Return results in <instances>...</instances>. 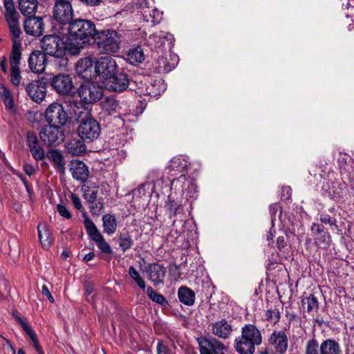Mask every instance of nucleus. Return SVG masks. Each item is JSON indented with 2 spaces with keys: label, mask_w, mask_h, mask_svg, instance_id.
<instances>
[{
  "label": "nucleus",
  "mask_w": 354,
  "mask_h": 354,
  "mask_svg": "<svg viewBox=\"0 0 354 354\" xmlns=\"http://www.w3.org/2000/svg\"><path fill=\"white\" fill-rule=\"evenodd\" d=\"M37 230L39 241L42 248L46 250L48 249L53 240L50 230L45 225H39Z\"/></svg>",
  "instance_id": "obj_28"
},
{
  "label": "nucleus",
  "mask_w": 354,
  "mask_h": 354,
  "mask_svg": "<svg viewBox=\"0 0 354 354\" xmlns=\"http://www.w3.org/2000/svg\"><path fill=\"white\" fill-rule=\"evenodd\" d=\"M101 128L99 122L91 115L86 113L85 117L79 121L77 133L86 142H92L100 135Z\"/></svg>",
  "instance_id": "obj_4"
},
{
  "label": "nucleus",
  "mask_w": 354,
  "mask_h": 354,
  "mask_svg": "<svg viewBox=\"0 0 354 354\" xmlns=\"http://www.w3.org/2000/svg\"><path fill=\"white\" fill-rule=\"evenodd\" d=\"M92 240L95 242L97 247L100 250L101 253L109 255L113 253L111 245L105 241L104 236L101 234L95 236V237H93Z\"/></svg>",
  "instance_id": "obj_34"
},
{
  "label": "nucleus",
  "mask_w": 354,
  "mask_h": 354,
  "mask_svg": "<svg viewBox=\"0 0 354 354\" xmlns=\"http://www.w3.org/2000/svg\"><path fill=\"white\" fill-rule=\"evenodd\" d=\"M201 354H225L227 350L223 343L214 337L197 339Z\"/></svg>",
  "instance_id": "obj_11"
},
{
  "label": "nucleus",
  "mask_w": 354,
  "mask_h": 354,
  "mask_svg": "<svg viewBox=\"0 0 354 354\" xmlns=\"http://www.w3.org/2000/svg\"><path fill=\"white\" fill-rule=\"evenodd\" d=\"M24 29L30 35L39 37L44 32L43 19L40 17L30 16L24 21Z\"/></svg>",
  "instance_id": "obj_15"
},
{
  "label": "nucleus",
  "mask_w": 354,
  "mask_h": 354,
  "mask_svg": "<svg viewBox=\"0 0 354 354\" xmlns=\"http://www.w3.org/2000/svg\"><path fill=\"white\" fill-rule=\"evenodd\" d=\"M103 109L108 111H115L118 106V102L112 97H108L102 102Z\"/></svg>",
  "instance_id": "obj_46"
},
{
  "label": "nucleus",
  "mask_w": 354,
  "mask_h": 354,
  "mask_svg": "<svg viewBox=\"0 0 354 354\" xmlns=\"http://www.w3.org/2000/svg\"><path fill=\"white\" fill-rule=\"evenodd\" d=\"M128 273L138 286L141 290H145L146 288V283L145 279L140 276L138 271L133 266H130L129 268Z\"/></svg>",
  "instance_id": "obj_36"
},
{
  "label": "nucleus",
  "mask_w": 354,
  "mask_h": 354,
  "mask_svg": "<svg viewBox=\"0 0 354 354\" xmlns=\"http://www.w3.org/2000/svg\"><path fill=\"white\" fill-rule=\"evenodd\" d=\"M286 245V238L284 236H279L277 239V246L279 250L284 248Z\"/></svg>",
  "instance_id": "obj_58"
},
{
  "label": "nucleus",
  "mask_w": 354,
  "mask_h": 354,
  "mask_svg": "<svg viewBox=\"0 0 354 354\" xmlns=\"http://www.w3.org/2000/svg\"><path fill=\"white\" fill-rule=\"evenodd\" d=\"M4 17L8 24L10 35L11 36L12 43L21 41L19 37L22 31L19 24V15L15 7L12 5L6 6V10L4 12Z\"/></svg>",
  "instance_id": "obj_10"
},
{
  "label": "nucleus",
  "mask_w": 354,
  "mask_h": 354,
  "mask_svg": "<svg viewBox=\"0 0 354 354\" xmlns=\"http://www.w3.org/2000/svg\"><path fill=\"white\" fill-rule=\"evenodd\" d=\"M321 354H339V344L334 339H328L320 345Z\"/></svg>",
  "instance_id": "obj_32"
},
{
  "label": "nucleus",
  "mask_w": 354,
  "mask_h": 354,
  "mask_svg": "<svg viewBox=\"0 0 354 354\" xmlns=\"http://www.w3.org/2000/svg\"><path fill=\"white\" fill-rule=\"evenodd\" d=\"M157 352L158 354H169V348L162 342L159 341L157 344Z\"/></svg>",
  "instance_id": "obj_55"
},
{
  "label": "nucleus",
  "mask_w": 354,
  "mask_h": 354,
  "mask_svg": "<svg viewBox=\"0 0 354 354\" xmlns=\"http://www.w3.org/2000/svg\"><path fill=\"white\" fill-rule=\"evenodd\" d=\"M187 167V161L182 156H176L170 162L169 167L172 170L183 171Z\"/></svg>",
  "instance_id": "obj_39"
},
{
  "label": "nucleus",
  "mask_w": 354,
  "mask_h": 354,
  "mask_svg": "<svg viewBox=\"0 0 354 354\" xmlns=\"http://www.w3.org/2000/svg\"><path fill=\"white\" fill-rule=\"evenodd\" d=\"M39 138L48 147H55L64 142L65 133L62 127L46 124L41 128Z\"/></svg>",
  "instance_id": "obj_8"
},
{
  "label": "nucleus",
  "mask_w": 354,
  "mask_h": 354,
  "mask_svg": "<svg viewBox=\"0 0 354 354\" xmlns=\"http://www.w3.org/2000/svg\"><path fill=\"white\" fill-rule=\"evenodd\" d=\"M97 28L93 21L85 19H75L67 26V35L71 55H77L91 40H94Z\"/></svg>",
  "instance_id": "obj_1"
},
{
  "label": "nucleus",
  "mask_w": 354,
  "mask_h": 354,
  "mask_svg": "<svg viewBox=\"0 0 354 354\" xmlns=\"http://www.w3.org/2000/svg\"><path fill=\"white\" fill-rule=\"evenodd\" d=\"M23 325H24L23 329L24 330L26 333L29 336L30 339L32 341L36 340L37 339V337L35 333L31 328V327L28 324H23Z\"/></svg>",
  "instance_id": "obj_52"
},
{
  "label": "nucleus",
  "mask_w": 354,
  "mask_h": 354,
  "mask_svg": "<svg viewBox=\"0 0 354 354\" xmlns=\"http://www.w3.org/2000/svg\"><path fill=\"white\" fill-rule=\"evenodd\" d=\"M21 43L15 41L12 44V50L10 55V67H19L21 59Z\"/></svg>",
  "instance_id": "obj_33"
},
{
  "label": "nucleus",
  "mask_w": 354,
  "mask_h": 354,
  "mask_svg": "<svg viewBox=\"0 0 354 354\" xmlns=\"http://www.w3.org/2000/svg\"><path fill=\"white\" fill-rule=\"evenodd\" d=\"M84 216H85V220H84L85 228H86L87 234L91 238V239H93V237H95V236H97L100 234H101L99 232L97 227L95 225L94 223L86 216L85 213H84Z\"/></svg>",
  "instance_id": "obj_41"
},
{
  "label": "nucleus",
  "mask_w": 354,
  "mask_h": 354,
  "mask_svg": "<svg viewBox=\"0 0 354 354\" xmlns=\"http://www.w3.org/2000/svg\"><path fill=\"white\" fill-rule=\"evenodd\" d=\"M57 210L62 216L68 219L71 218V213L64 205L62 204H58L57 205Z\"/></svg>",
  "instance_id": "obj_51"
},
{
  "label": "nucleus",
  "mask_w": 354,
  "mask_h": 354,
  "mask_svg": "<svg viewBox=\"0 0 354 354\" xmlns=\"http://www.w3.org/2000/svg\"><path fill=\"white\" fill-rule=\"evenodd\" d=\"M339 169L343 178H346L350 182L354 181V164L353 162L340 165Z\"/></svg>",
  "instance_id": "obj_38"
},
{
  "label": "nucleus",
  "mask_w": 354,
  "mask_h": 354,
  "mask_svg": "<svg viewBox=\"0 0 354 354\" xmlns=\"http://www.w3.org/2000/svg\"><path fill=\"white\" fill-rule=\"evenodd\" d=\"M37 6L38 1L37 0H20L19 3L21 12L28 17L35 15Z\"/></svg>",
  "instance_id": "obj_27"
},
{
  "label": "nucleus",
  "mask_w": 354,
  "mask_h": 354,
  "mask_svg": "<svg viewBox=\"0 0 354 354\" xmlns=\"http://www.w3.org/2000/svg\"><path fill=\"white\" fill-rule=\"evenodd\" d=\"M44 116L48 124L59 127H64L69 120L67 112L65 111L62 104L59 102L50 104L46 108Z\"/></svg>",
  "instance_id": "obj_7"
},
{
  "label": "nucleus",
  "mask_w": 354,
  "mask_h": 354,
  "mask_svg": "<svg viewBox=\"0 0 354 354\" xmlns=\"http://www.w3.org/2000/svg\"><path fill=\"white\" fill-rule=\"evenodd\" d=\"M148 279L154 286L162 283L166 274V268L157 263H150L145 268Z\"/></svg>",
  "instance_id": "obj_16"
},
{
  "label": "nucleus",
  "mask_w": 354,
  "mask_h": 354,
  "mask_svg": "<svg viewBox=\"0 0 354 354\" xmlns=\"http://www.w3.org/2000/svg\"><path fill=\"white\" fill-rule=\"evenodd\" d=\"M0 67L4 74L8 73L6 57L5 56H2L0 58Z\"/></svg>",
  "instance_id": "obj_63"
},
{
  "label": "nucleus",
  "mask_w": 354,
  "mask_h": 354,
  "mask_svg": "<svg viewBox=\"0 0 354 354\" xmlns=\"http://www.w3.org/2000/svg\"><path fill=\"white\" fill-rule=\"evenodd\" d=\"M147 294L150 299L158 304H160L163 306H165L168 304V301L165 298V297L162 295L154 291L153 289L150 286L147 288Z\"/></svg>",
  "instance_id": "obj_37"
},
{
  "label": "nucleus",
  "mask_w": 354,
  "mask_h": 354,
  "mask_svg": "<svg viewBox=\"0 0 354 354\" xmlns=\"http://www.w3.org/2000/svg\"><path fill=\"white\" fill-rule=\"evenodd\" d=\"M0 95L8 107L12 108L14 106L12 97L9 90L3 84H0Z\"/></svg>",
  "instance_id": "obj_42"
},
{
  "label": "nucleus",
  "mask_w": 354,
  "mask_h": 354,
  "mask_svg": "<svg viewBox=\"0 0 354 354\" xmlns=\"http://www.w3.org/2000/svg\"><path fill=\"white\" fill-rule=\"evenodd\" d=\"M85 142H86L81 138L71 139L66 142V149L68 153L73 156H82L86 151Z\"/></svg>",
  "instance_id": "obj_23"
},
{
  "label": "nucleus",
  "mask_w": 354,
  "mask_h": 354,
  "mask_svg": "<svg viewBox=\"0 0 354 354\" xmlns=\"http://www.w3.org/2000/svg\"><path fill=\"white\" fill-rule=\"evenodd\" d=\"M165 207L169 212L170 216H175L179 212V210H182L181 205L175 202L174 200H171L170 197L168 198V201L166 202Z\"/></svg>",
  "instance_id": "obj_43"
},
{
  "label": "nucleus",
  "mask_w": 354,
  "mask_h": 354,
  "mask_svg": "<svg viewBox=\"0 0 354 354\" xmlns=\"http://www.w3.org/2000/svg\"><path fill=\"white\" fill-rule=\"evenodd\" d=\"M99 187L94 183H88L82 186L84 198L89 203H93L97 201Z\"/></svg>",
  "instance_id": "obj_31"
},
{
  "label": "nucleus",
  "mask_w": 354,
  "mask_h": 354,
  "mask_svg": "<svg viewBox=\"0 0 354 354\" xmlns=\"http://www.w3.org/2000/svg\"><path fill=\"white\" fill-rule=\"evenodd\" d=\"M41 292L44 295H45L48 299V300L51 302V303H53L54 302V298L52 296L48 288L47 287L46 285H43L42 286V290H41Z\"/></svg>",
  "instance_id": "obj_57"
},
{
  "label": "nucleus",
  "mask_w": 354,
  "mask_h": 354,
  "mask_svg": "<svg viewBox=\"0 0 354 354\" xmlns=\"http://www.w3.org/2000/svg\"><path fill=\"white\" fill-rule=\"evenodd\" d=\"M145 54L140 46L129 49L126 54V59L132 65H137L145 60Z\"/></svg>",
  "instance_id": "obj_25"
},
{
  "label": "nucleus",
  "mask_w": 354,
  "mask_h": 354,
  "mask_svg": "<svg viewBox=\"0 0 354 354\" xmlns=\"http://www.w3.org/2000/svg\"><path fill=\"white\" fill-rule=\"evenodd\" d=\"M92 60L89 57H85L78 61L77 64V68H81L80 72L86 71L88 68L91 67Z\"/></svg>",
  "instance_id": "obj_50"
},
{
  "label": "nucleus",
  "mask_w": 354,
  "mask_h": 354,
  "mask_svg": "<svg viewBox=\"0 0 354 354\" xmlns=\"http://www.w3.org/2000/svg\"><path fill=\"white\" fill-rule=\"evenodd\" d=\"M270 342L279 353L283 354L288 349V339L283 330L274 331L270 335Z\"/></svg>",
  "instance_id": "obj_20"
},
{
  "label": "nucleus",
  "mask_w": 354,
  "mask_h": 354,
  "mask_svg": "<svg viewBox=\"0 0 354 354\" xmlns=\"http://www.w3.org/2000/svg\"><path fill=\"white\" fill-rule=\"evenodd\" d=\"M23 170L25 172V174L28 176H32L35 172V169H34L32 165L28 163H25L23 165Z\"/></svg>",
  "instance_id": "obj_56"
},
{
  "label": "nucleus",
  "mask_w": 354,
  "mask_h": 354,
  "mask_svg": "<svg viewBox=\"0 0 354 354\" xmlns=\"http://www.w3.org/2000/svg\"><path fill=\"white\" fill-rule=\"evenodd\" d=\"M104 84L108 90L120 93L127 90L129 84V79L126 73L117 71L106 80Z\"/></svg>",
  "instance_id": "obj_14"
},
{
  "label": "nucleus",
  "mask_w": 354,
  "mask_h": 354,
  "mask_svg": "<svg viewBox=\"0 0 354 354\" xmlns=\"http://www.w3.org/2000/svg\"><path fill=\"white\" fill-rule=\"evenodd\" d=\"M77 93L82 103L94 104L102 97L104 88L97 82L88 81L80 86Z\"/></svg>",
  "instance_id": "obj_6"
},
{
  "label": "nucleus",
  "mask_w": 354,
  "mask_h": 354,
  "mask_svg": "<svg viewBox=\"0 0 354 354\" xmlns=\"http://www.w3.org/2000/svg\"><path fill=\"white\" fill-rule=\"evenodd\" d=\"M321 221L325 224L333 225L335 224V219L331 216L326 215L321 218Z\"/></svg>",
  "instance_id": "obj_62"
},
{
  "label": "nucleus",
  "mask_w": 354,
  "mask_h": 354,
  "mask_svg": "<svg viewBox=\"0 0 354 354\" xmlns=\"http://www.w3.org/2000/svg\"><path fill=\"white\" fill-rule=\"evenodd\" d=\"M71 198L72 200L73 204L74 207L77 209L80 210L82 208V203L80 201V198L78 196H77L75 194H72L71 195Z\"/></svg>",
  "instance_id": "obj_54"
},
{
  "label": "nucleus",
  "mask_w": 354,
  "mask_h": 354,
  "mask_svg": "<svg viewBox=\"0 0 354 354\" xmlns=\"http://www.w3.org/2000/svg\"><path fill=\"white\" fill-rule=\"evenodd\" d=\"M50 86L61 95H69L73 88L72 77L68 74H58L50 80Z\"/></svg>",
  "instance_id": "obj_12"
},
{
  "label": "nucleus",
  "mask_w": 354,
  "mask_h": 354,
  "mask_svg": "<svg viewBox=\"0 0 354 354\" xmlns=\"http://www.w3.org/2000/svg\"><path fill=\"white\" fill-rule=\"evenodd\" d=\"M104 232L108 235L114 234L118 227V222L114 215L106 214L102 216Z\"/></svg>",
  "instance_id": "obj_29"
},
{
  "label": "nucleus",
  "mask_w": 354,
  "mask_h": 354,
  "mask_svg": "<svg viewBox=\"0 0 354 354\" xmlns=\"http://www.w3.org/2000/svg\"><path fill=\"white\" fill-rule=\"evenodd\" d=\"M255 344L241 335L234 341V348L239 354H253L255 351Z\"/></svg>",
  "instance_id": "obj_24"
},
{
  "label": "nucleus",
  "mask_w": 354,
  "mask_h": 354,
  "mask_svg": "<svg viewBox=\"0 0 354 354\" xmlns=\"http://www.w3.org/2000/svg\"><path fill=\"white\" fill-rule=\"evenodd\" d=\"M86 6H98L102 0H80Z\"/></svg>",
  "instance_id": "obj_61"
},
{
  "label": "nucleus",
  "mask_w": 354,
  "mask_h": 354,
  "mask_svg": "<svg viewBox=\"0 0 354 354\" xmlns=\"http://www.w3.org/2000/svg\"><path fill=\"white\" fill-rule=\"evenodd\" d=\"M27 142L32 158L37 160H42L45 158V151L40 144L37 135L33 132H28Z\"/></svg>",
  "instance_id": "obj_17"
},
{
  "label": "nucleus",
  "mask_w": 354,
  "mask_h": 354,
  "mask_svg": "<svg viewBox=\"0 0 354 354\" xmlns=\"http://www.w3.org/2000/svg\"><path fill=\"white\" fill-rule=\"evenodd\" d=\"M46 61V54L43 51L35 50L30 55L28 62L33 73H41L45 70Z\"/></svg>",
  "instance_id": "obj_18"
},
{
  "label": "nucleus",
  "mask_w": 354,
  "mask_h": 354,
  "mask_svg": "<svg viewBox=\"0 0 354 354\" xmlns=\"http://www.w3.org/2000/svg\"><path fill=\"white\" fill-rule=\"evenodd\" d=\"M10 80L15 86H19L21 80L19 67H10Z\"/></svg>",
  "instance_id": "obj_45"
},
{
  "label": "nucleus",
  "mask_w": 354,
  "mask_h": 354,
  "mask_svg": "<svg viewBox=\"0 0 354 354\" xmlns=\"http://www.w3.org/2000/svg\"><path fill=\"white\" fill-rule=\"evenodd\" d=\"M303 305H307V310L308 313L317 312L319 308L318 301L316 297L310 294L302 300Z\"/></svg>",
  "instance_id": "obj_40"
},
{
  "label": "nucleus",
  "mask_w": 354,
  "mask_h": 354,
  "mask_svg": "<svg viewBox=\"0 0 354 354\" xmlns=\"http://www.w3.org/2000/svg\"><path fill=\"white\" fill-rule=\"evenodd\" d=\"M119 246L123 252L131 248L133 240L131 235L128 233H120L118 236Z\"/></svg>",
  "instance_id": "obj_35"
},
{
  "label": "nucleus",
  "mask_w": 354,
  "mask_h": 354,
  "mask_svg": "<svg viewBox=\"0 0 354 354\" xmlns=\"http://www.w3.org/2000/svg\"><path fill=\"white\" fill-rule=\"evenodd\" d=\"M232 325L225 319H222L212 324V333L221 339H225L229 338L232 335Z\"/></svg>",
  "instance_id": "obj_21"
},
{
  "label": "nucleus",
  "mask_w": 354,
  "mask_h": 354,
  "mask_svg": "<svg viewBox=\"0 0 354 354\" xmlns=\"http://www.w3.org/2000/svg\"><path fill=\"white\" fill-rule=\"evenodd\" d=\"M26 91L32 100L41 102L46 95V84L43 78L33 80L26 86Z\"/></svg>",
  "instance_id": "obj_13"
},
{
  "label": "nucleus",
  "mask_w": 354,
  "mask_h": 354,
  "mask_svg": "<svg viewBox=\"0 0 354 354\" xmlns=\"http://www.w3.org/2000/svg\"><path fill=\"white\" fill-rule=\"evenodd\" d=\"M318 347V342L315 339L308 340L306 344L305 354H319Z\"/></svg>",
  "instance_id": "obj_48"
},
{
  "label": "nucleus",
  "mask_w": 354,
  "mask_h": 354,
  "mask_svg": "<svg viewBox=\"0 0 354 354\" xmlns=\"http://www.w3.org/2000/svg\"><path fill=\"white\" fill-rule=\"evenodd\" d=\"M53 19L60 26H68L73 20L74 11L72 6L73 0H54Z\"/></svg>",
  "instance_id": "obj_5"
},
{
  "label": "nucleus",
  "mask_w": 354,
  "mask_h": 354,
  "mask_svg": "<svg viewBox=\"0 0 354 354\" xmlns=\"http://www.w3.org/2000/svg\"><path fill=\"white\" fill-rule=\"evenodd\" d=\"M333 197L336 200H341L344 198V196L346 195V190L345 184H341L339 185V190L335 189L333 190Z\"/></svg>",
  "instance_id": "obj_49"
},
{
  "label": "nucleus",
  "mask_w": 354,
  "mask_h": 354,
  "mask_svg": "<svg viewBox=\"0 0 354 354\" xmlns=\"http://www.w3.org/2000/svg\"><path fill=\"white\" fill-rule=\"evenodd\" d=\"M118 71L116 61L109 56L101 57L95 64V72L104 82Z\"/></svg>",
  "instance_id": "obj_9"
},
{
  "label": "nucleus",
  "mask_w": 354,
  "mask_h": 354,
  "mask_svg": "<svg viewBox=\"0 0 354 354\" xmlns=\"http://www.w3.org/2000/svg\"><path fill=\"white\" fill-rule=\"evenodd\" d=\"M23 325H24L23 329L24 330L26 333L29 336L30 339L32 341L36 340L37 339V337L35 333L31 328V327L28 324H23Z\"/></svg>",
  "instance_id": "obj_53"
},
{
  "label": "nucleus",
  "mask_w": 354,
  "mask_h": 354,
  "mask_svg": "<svg viewBox=\"0 0 354 354\" xmlns=\"http://www.w3.org/2000/svg\"><path fill=\"white\" fill-rule=\"evenodd\" d=\"M266 319L273 324H276L280 319V313L277 308L268 309L266 311Z\"/></svg>",
  "instance_id": "obj_47"
},
{
  "label": "nucleus",
  "mask_w": 354,
  "mask_h": 354,
  "mask_svg": "<svg viewBox=\"0 0 354 354\" xmlns=\"http://www.w3.org/2000/svg\"><path fill=\"white\" fill-rule=\"evenodd\" d=\"M70 45L71 41L67 38V41L55 34L45 35L41 41V47L46 55H49L56 58H62L66 53L71 55Z\"/></svg>",
  "instance_id": "obj_3"
},
{
  "label": "nucleus",
  "mask_w": 354,
  "mask_h": 354,
  "mask_svg": "<svg viewBox=\"0 0 354 354\" xmlns=\"http://www.w3.org/2000/svg\"><path fill=\"white\" fill-rule=\"evenodd\" d=\"M243 337L247 338L256 345L262 342V335L260 330L253 324H246L241 328Z\"/></svg>",
  "instance_id": "obj_22"
},
{
  "label": "nucleus",
  "mask_w": 354,
  "mask_h": 354,
  "mask_svg": "<svg viewBox=\"0 0 354 354\" xmlns=\"http://www.w3.org/2000/svg\"><path fill=\"white\" fill-rule=\"evenodd\" d=\"M187 180V177L185 175L182 174L178 178H175L171 182V185L176 187L178 184L185 183Z\"/></svg>",
  "instance_id": "obj_59"
},
{
  "label": "nucleus",
  "mask_w": 354,
  "mask_h": 354,
  "mask_svg": "<svg viewBox=\"0 0 354 354\" xmlns=\"http://www.w3.org/2000/svg\"><path fill=\"white\" fill-rule=\"evenodd\" d=\"M69 166L74 179L82 183L87 180L89 176V170L84 162L78 160H72Z\"/></svg>",
  "instance_id": "obj_19"
},
{
  "label": "nucleus",
  "mask_w": 354,
  "mask_h": 354,
  "mask_svg": "<svg viewBox=\"0 0 354 354\" xmlns=\"http://www.w3.org/2000/svg\"><path fill=\"white\" fill-rule=\"evenodd\" d=\"M157 63L159 71L169 72L175 67V64L174 63L170 64L165 57H159Z\"/></svg>",
  "instance_id": "obj_44"
},
{
  "label": "nucleus",
  "mask_w": 354,
  "mask_h": 354,
  "mask_svg": "<svg viewBox=\"0 0 354 354\" xmlns=\"http://www.w3.org/2000/svg\"><path fill=\"white\" fill-rule=\"evenodd\" d=\"M84 290H85V294L86 297H87L89 296L94 290L93 285L92 283L87 281L84 284Z\"/></svg>",
  "instance_id": "obj_60"
},
{
  "label": "nucleus",
  "mask_w": 354,
  "mask_h": 354,
  "mask_svg": "<svg viewBox=\"0 0 354 354\" xmlns=\"http://www.w3.org/2000/svg\"><path fill=\"white\" fill-rule=\"evenodd\" d=\"M311 230L313 233L320 234L324 232V227L316 223H313L311 227Z\"/></svg>",
  "instance_id": "obj_64"
},
{
  "label": "nucleus",
  "mask_w": 354,
  "mask_h": 354,
  "mask_svg": "<svg viewBox=\"0 0 354 354\" xmlns=\"http://www.w3.org/2000/svg\"><path fill=\"white\" fill-rule=\"evenodd\" d=\"M122 39L120 31L109 28L97 30L93 41L100 52L113 54L119 51Z\"/></svg>",
  "instance_id": "obj_2"
},
{
  "label": "nucleus",
  "mask_w": 354,
  "mask_h": 354,
  "mask_svg": "<svg viewBox=\"0 0 354 354\" xmlns=\"http://www.w3.org/2000/svg\"><path fill=\"white\" fill-rule=\"evenodd\" d=\"M48 158L51 160L56 169L62 174H65V162L62 154L56 149H50L48 153Z\"/></svg>",
  "instance_id": "obj_26"
},
{
  "label": "nucleus",
  "mask_w": 354,
  "mask_h": 354,
  "mask_svg": "<svg viewBox=\"0 0 354 354\" xmlns=\"http://www.w3.org/2000/svg\"><path fill=\"white\" fill-rule=\"evenodd\" d=\"M180 301L187 306H192L195 301V293L186 286H181L178 290Z\"/></svg>",
  "instance_id": "obj_30"
}]
</instances>
